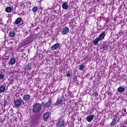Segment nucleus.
<instances>
[{"mask_svg":"<svg viewBox=\"0 0 127 127\" xmlns=\"http://www.w3.org/2000/svg\"><path fill=\"white\" fill-rule=\"evenodd\" d=\"M23 103V100L20 98H17L14 100V106L15 108H19L22 106V103Z\"/></svg>","mask_w":127,"mask_h":127,"instance_id":"1","label":"nucleus"},{"mask_svg":"<svg viewBox=\"0 0 127 127\" xmlns=\"http://www.w3.org/2000/svg\"><path fill=\"white\" fill-rule=\"evenodd\" d=\"M41 110V104L39 103H36L34 105L33 112V113H38Z\"/></svg>","mask_w":127,"mask_h":127,"instance_id":"2","label":"nucleus"},{"mask_svg":"<svg viewBox=\"0 0 127 127\" xmlns=\"http://www.w3.org/2000/svg\"><path fill=\"white\" fill-rule=\"evenodd\" d=\"M64 101H65V100L64 99V97L63 96L58 98L55 104V106H59V105H63V104H64Z\"/></svg>","mask_w":127,"mask_h":127,"instance_id":"3","label":"nucleus"},{"mask_svg":"<svg viewBox=\"0 0 127 127\" xmlns=\"http://www.w3.org/2000/svg\"><path fill=\"white\" fill-rule=\"evenodd\" d=\"M51 103H52V101L50 99L48 102H43L42 105L43 107H45V109H46V108H50V105H51Z\"/></svg>","mask_w":127,"mask_h":127,"instance_id":"4","label":"nucleus"},{"mask_svg":"<svg viewBox=\"0 0 127 127\" xmlns=\"http://www.w3.org/2000/svg\"><path fill=\"white\" fill-rule=\"evenodd\" d=\"M64 124H65V122L64 121V120L58 121L56 123V127H62L64 126Z\"/></svg>","mask_w":127,"mask_h":127,"instance_id":"5","label":"nucleus"},{"mask_svg":"<svg viewBox=\"0 0 127 127\" xmlns=\"http://www.w3.org/2000/svg\"><path fill=\"white\" fill-rule=\"evenodd\" d=\"M68 32H69V28H68V27H65L63 29V30L62 32V33L63 35H66V34H68Z\"/></svg>","mask_w":127,"mask_h":127,"instance_id":"6","label":"nucleus"},{"mask_svg":"<svg viewBox=\"0 0 127 127\" xmlns=\"http://www.w3.org/2000/svg\"><path fill=\"white\" fill-rule=\"evenodd\" d=\"M105 36H106V32H102L97 38L101 41L105 38Z\"/></svg>","mask_w":127,"mask_h":127,"instance_id":"7","label":"nucleus"},{"mask_svg":"<svg viewBox=\"0 0 127 127\" xmlns=\"http://www.w3.org/2000/svg\"><path fill=\"white\" fill-rule=\"evenodd\" d=\"M59 47H60V44L56 43L51 47V50H55V49H57Z\"/></svg>","mask_w":127,"mask_h":127,"instance_id":"8","label":"nucleus"},{"mask_svg":"<svg viewBox=\"0 0 127 127\" xmlns=\"http://www.w3.org/2000/svg\"><path fill=\"white\" fill-rule=\"evenodd\" d=\"M16 61V60H15V59L12 58L9 60L8 64L12 66V65H14V64H15Z\"/></svg>","mask_w":127,"mask_h":127,"instance_id":"9","label":"nucleus"},{"mask_svg":"<svg viewBox=\"0 0 127 127\" xmlns=\"http://www.w3.org/2000/svg\"><path fill=\"white\" fill-rule=\"evenodd\" d=\"M43 119L45 122H46L48 119H49V113L47 112L45 113L43 115Z\"/></svg>","mask_w":127,"mask_h":127,"instance_id":"10","label":"nucleus"},{"mask_svg":"<svg viewBox=\"0 0 127 127\" xmlns=\"http://www.w3.org/2000/svg\"><path fill=\"white\" fill-rule=\"evenodd\" d=\"M94 120V116L92 115H89L87 116L86 118V121L88 122V123H90L92 122Z\"/></svg>","mask_w":127,"mask_h":127,"instance_id":"11","label":"nucleus"},{"mask_svg":"<svg viewBox=\"0 0 127 127\" xmlns=\"http://www.w3.org/2000/svg\"><path fill=\"white\" fill-rule=\"evenodd\" d=\"M31 64L28 63L26 65L24 68V71H28L29 70H31Z\"/></svg>","mask_w":127,"mask_h":127,"instance_id":"12","label":"nucleus"},{"mask_svg":"<svg viewBox=\"0 0 127 127\" xmlns=\"http://www.w3.org/2000/svg\"><path fill=\"white\" fill-rule=\"evenodd\" d=\"M4 91H5V85H0V93H4Z\"/></svg>","mask_w":127,"mask_h":127,"instance_id":"13","label":"nucleus"},{"mask_svg":"<svg viewBox=\"0 0 127 127\" xmlns=\"http://www.w3.org/2000/svg\"><path fill=\"white\" fill-rule=\"evenodd\" d=\"M102 48L103 51H105V50H108L109 49V45L106 44H103L102 46Z\"/></svg>","mask_w":127,"mask_h":127,"instance_id":"14","label":"nucleus"},{"mask_svg":"<svg viewBox=\"0 0 127 127\" xmlns=\"http://www.w3.org/2000/svg\"><path fill=\"white\" fill-rule=\"evenodd\" d=\"M23 99L24 101H28L30 99V95L27 94L24 95L23 97Z\"/></svg>","mask_w":127,"mask_h":127,"instance_id":"15","label":"nucleus"},{"mask_svg":"<svg viewBox=\"0 0 127 127\" xmlns=\"http://www.w3.org/2000/svg\"><path fill=\"white\" fill-rule=\"evenodd\" d=\"M77 76H74L72 78L74 82H75V83H76V85H79V81L78 80L77 78Z\"/></svg>","mask_w":127,"mask_h":127,"instance_id":"16","label":"nucleus"},{"mask_svg":"<svg viewBox=\"0 0 127 127\" xmlns=\"http://www.w3.org/2000/svg\"><path fill=\"white\" fill-rule=\"evenodd\" d=\"M99 41H101V40L98 38H96L93 41V43H94V45H97L98 43H99Z\"/></svg>","mask_w":127,"mask_h":127,"instance_id":"17","label":"nucleus"},{"mask_svg":"<svg viewBox=\"0 0 127 127\" xmlns=\"http://www.w3.org/2000/svg\"><path fill=\"white\" fill-rule=\"evenodd\" d=\"M15 31H11L9 34V36H10V37H14L15 36Z\"/></svg>","mask_w":127,"mask_h":127,"instance_id":"18","label":"nucleus"},{"mask_svg":"<svg viewBox=\"0 0 127 127\" xmlns=\"http://www.w3.org/2000/svg\"><path fill=\"white\" fill-rule=\"evenodd\" d=\"M20 22H21V18L20 17L17 18L15 21V24H19Z\"/></svg>","mask_w":127,"mask_h":127,"instance_id":"19","label":"nucleus"},{"mask_svg":"<svg viewBox=\"0 0 127 127\" xmlns=\"http://www.w3.org/2000/svg\"><path fill=\"white\" fill-rule=\"evenodd\" d=\"M62 7L64 9H68V4L66 3H63L62 5Z\"/></svg>","mask_w":127,"mask_h":127,"instance_id":"20","label":"nucleus"},{"mask_svg":"<svg viewBox=\"0 0 127 127\" xmlns=\"http://www.w3.org/2000/svg\"><path fill=\"white\" fill-rule=\"evenodd\" d=\"M125 88H124L123 87H120L118 88V91L120 93H123V92H125Z\"/></svg>","mask_w":127,"mask_h":127,"instance_id":"21","label":"nucleus"},{"mask_svg":"<svg viewBox=\"0 0 127 127\" xmlns=\"http://www.w3.org/2000/svg\"><path fill=\"white\" fill-rule=\"evenodd\" d=\"M117 123V121L116 119H113L112 122L110 124V126H112V127L115 126Z\"/></svg>","mask_w":127,"mask_h":127,"instance_id":"22","label":"nucleus"},{"mask_svg":"<svg viewBox=\"0 0 127 127\" xmlns=\"http://www.w3.org/2000/svg\"><path fill=\"white\" fill-rule=\"evenodd\" d=\"M11 10H12V9L10 7H7L5 8V11H6V12H10Z\"/></svg>","mask_w":127,"mask_h":127,"instance_id":"23","label":"nucleus"},{"mask_svg":"<svg viewBox=\"0 0 127 127\" xmlns=\"http://www.w3.org/2000/svg\"><path fill=\"white\" fill-rule=\"evenodd\" d=\"M38 7H37V6L34 7L32 8V11H33V12H36L37 11H38Z\"/></svg>","mask_w":127,"mask_h":127,"instance_id":"24","label":"nucleus"},{"mask_svg":"<svg viewBox=\"0 0 127 127\" xmlns=\"http://www.w3.org/2000/svg\"><path fill=\"white\" fill-rule=\"evenodd\" d=\"M4 78V74L3 73H0V80H1V79H3Z\"/></svg>","mask_w":127,"mask_h":127,"instance_id":"25","label":"nucleus"},{"mask_svg":"<svg viewBox=\"0 0 127 127\" xmlns=\"http://www.w3.org/2000/svg\"><path fill=\"white\" fill-rule=\"evenodd\" d=\"M84 67H85V66L84 65V64H81L79 65V70H83L84 69Z\"/></svg>","mask_w":127,"mask_h":127,"instance_id":"26","label":"nucleus"},{"mask_svg":"<svg viewBox=\"0 0 127 127\" xmlns=\"http://www.w3.org/2000/svg\"><path fill=\"white\" fill-rule=\"evenodd\" d=\"M71 75V72L70 71H68V72H66V76L67 77H70Z\"/></svg>","mask_w":127,"mask_h":127,"instance_id":"27","label":"nucleus"},{"mask_svg":"<svg viewBox=\"0 0 127 127\" xmlns=\"http://www.w3.org/2000/svg\"><path fill=\"white\" fill-rule=\"evenodd\" d=\"M0 24H3V22H2V20H0Z\"/></svg>","mask_w":127,"mask_h":127,"instance_id":"28","label":"nucleus"},{"mask_svg":"<svg viewBox=\"0 0 127 127\" xmlns=\"http://www.w3.org/2000/svg\"><path fill=\"white\" fill-rule=\"evenodd\" d=\"M10 21H11V19H9L7 21V22H10Z\"/></svg>","mask_w":127,"mask_h":127,"instance_id":"29","label":"nucleus"},{"mask_svg":"<svg viewBox=\"0 0 127 127\" xmlns=\"http://www.w3.org/2000/svg\"><path fill=\"white\" fill-rule=\"evenodd\" d=\"M4 28H5V29L6 28V24H5V25H4Z\"/></svg>","mask_w":127,"mask_h":127,"instance_id":"30","label":"nucleus"}]
</instances>
